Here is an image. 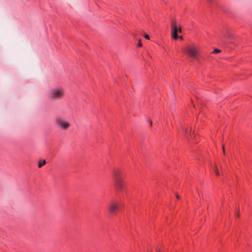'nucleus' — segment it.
Listing matches in <instances>:
<instances>
[{
	"mask_svg": "<svg viewBox=\"0 0 252 252\" xmlns=\"http://www.w3.org/2000/svg\"><path fill=\"white\" fill-rule=\"evenodd\" d=\"M138 46L140 47H141L142 46V44L141 43V39L139 40Z\"/></svg>",
	"mask_w": 252,
	"mask_h": 252,
	"instance_id": "obj_12",
	"label": "nucleus"
},
{
	"mask_svg": "<svg viewBox=\"0 0 252 252\" xmlns=\"http://www.w3.org/2000/svg\"><path fill=\"white\" fill-rule=\"evenodd\" d=\"M176 197H177V198H179V196L178 194H177V195H176Z\"/></svg>",
	"mask_w": 252,
	"mask_h": 252,
	"instance_id": "obj_18",
	"label": "nucleus"
},
{
	"mask_svg": "<svg viewBox=\"0 0 252 252\" xmlns=\"http://www.w3.org/2000/svg\"><path fill=\"white\" fill-rule=\"evenodd\" d=\"M149 123H150V126H152V121H151V120H150V121H149Z\"/></svg>",
	"mask_w": 252,
	"mask_h": 252,
	"instance_id": "obj_17",
	"label": "nucleus"
},
{
	"mask_svg": "<svg viewBox=\"0 0 252 252\" xmlns=\"http://www.w3.org/2000/svg\"><path fill=\"white\" fill-rule=\"evenodd\" d=\"M185 52L189 57L196 59L199 55V48L197 45L192 43L186 46Z\"/></svg>",
	"mask_w": 252,
	"mask_h": 252,
	"instance_id": "obj_2",
	"label": "nucleus"
},
{
	"mask_svg": "<svg viewBox=\"0 0 252 252\" xmlns=\"http://www.w3.org/2000/svg\"><path fill=\"white\" fill-rule=\"evenodd\" d=\"M220 49H215L213 52V53H220Z\"/></svg>",
	"mask_w": 252,
	"mask_h": 252,
	"instance_id": "obj_9",
	"label": "nucleus"
},
{
	"mask_svg": "<svg viewBox=\"0 0 252 252\" xmlns=\"http://www.w3.org/2000/svg\"><path fill=\"white\" fill-rule=\"evenodd\" d=\"M54 123L57 127L62 130H67L70 126V123L61 117H57Z\"/></svg>",
	"mask_w": 252,
	"mask_h": 252,
	"instance_id": "obj_3",
	"label": "nucleus"
},
{
	"mask_svg": "<svg viewBox=\"0 0 252 252\" xmlns=\"http://www.w3.org/2000/svg\"><path fill=\"white\" fill-rule=\"evenodd\" d=\"M46 162L45 160H43L42 161H40L38 162V167L39 168H41L42 166L46 164Z\"/></svg>",
	"mask_w": 252,
	"mask_h": 252,
	"instance_id": "obj_8",
	"label": "nucleus"
},
{
	"mask_svg": "<svg viewBox=\"0 0 252 252\" xmlns=\"http://www.w3.org/2000/svg\"><path fill=\"white\" fill-rule=\"evenodd\" d=\"M114 186L119 191H121L124 187V182L122 178L114 180Z\"/></svg>",
	"mask_w": 252,
	"mask_h": 252,
	"instance_id": "obj_6",
	"label": "nucleus"
},
{
	"mask_svg": "<svg viewBox=\"0 0 252 252\" xmlns=\"http://www.w3.org/2000/svg\"><path fill=\"white\" fill-rule=\"evenodd\" d=\"M215 172L216 173V174L217 175H220V173H219V171L218 169V168L216 167L215 169Z\"/></svg>",
	"mask_w": 252,
	"mask_h": 252,
	"instance_id": "obj_10",
	"label": "nucleus"
},
{
	"mask_svg": "<svg viewBox=\"0 0 252 252\" xmlns=\"http://www.w3.org/2000/svg\"><path fill=\"white\" fill-rule=\"evenodd\" d=\"M144 37L147 39H150V37H149V36L147 34H145L144 35Z\"/></svg>",
	"mask_w": 252,
	"mask_h": 252,
	"instance_id": "obj_13",
	"label": "nucleus"
},
{
	"mask_svg": "<svg viewBox=\"0 0 252 252\" xmlns=\"http://www.w3.org/2000/svg\"><path fill=\"white\" fill-rule=\"evenodd\" d=\"M181 28H178L176 24V21L173 20L171 22V37L174 39H178L179 36L178 33H181Z\"/></svg>",
	"mask_w": 252,
	"mask_h": 252,
	"instance_id": "obj_4",
	"label": "nucleus"
},
{
	"mask_svg": "<svg viewBox=\"0 0 252 252\" xmlns=\"http://www.w3.org/2000/svg\"><path fill=\"white\" fill-rule=\"evenodd\" d=\"M119 209V204L116 202L112 201L108 205L109 212L112 215L115 214Z\"/></svg>",
	"mask_w": 252,
	"mask_h": 252,
	"instance_id": "obj_5",
	"label": "nucleus"
},
{
	"mask_svg": "<svg viewBox=\"0 0 252 252\" xmlns=\"http://www.w3.org/2000/svg\"><path fill=\"white\" fill-rule=\"evenodd\" d=\"M207 0L209 3H212V0Z\"/></svg>",
	"mask_w": 252,
	"mask_h": 252,
	"instance_id": "obj_16",
	"label": "nucleus"
},
{
	"mask_svg": "<svg viewBox=\"0 0 252 252\" xmlns=\"http://www.w3.org/2000/svg\"><path fill=\"white\" fill-rule=\"evenodd\" d=\"M113 180L122 178L121 170L119 169H114L113 171Z\"/></svg>",
	"mask_w": 252,
	"mask_h": 252,
	"instance_id": "obj_7",
	"label": "nucleus"
},
{
	"mask_svg": "<svg viewBox=\"0 0 252 252\" xmlns=\"http://www.w3.org/2000/svg\"><path fill=\"white\" fill-rule=\"evenodd\" d=\"M180 40H183V37L182 36H179L178 38Z\"/></svg>",
	"mask_w": 252,
	"mask_h": 252,
	"instance_id": "obj_15",
	"label": "nucleus"
},
{
	"mask_svg": "<svg viewBox=\"0 0 252 252\" xmlns=\"http://www.w3.org/2000/svg\"><path fill=\"white\" fill-rule=\"evenodd\" d=\"M65 94V89L62 86H57L50 90L48 94V97L50 101H57L63 99Z\"/></svg>",
	"mask_w": 252,
	"mask_h": 252,
	"instance_id": "obj_1",
	"label": "nucleus"
},
{
	"mask_svg": "<svg viewBox=\"0 0 252 252\" xmlns=\"http://www.w3.org/2000/svg\"><path fill=\"white\" fill-rule=\"evenodd\" d=\"M235 216L237 217H240L239 210H238V212H236V213H235Z\"/></svg>",
	"mask_w": 252,
	"mask_h": 252,
	"instance_id": "obj_11",
	"label": "nucleus"
},
{
	"mask_svg": "<svg viewBox=\"0 0 252 252\" xmlns=\"http://www.w3.org/2000/svg\"><path fill=\"white\" fill-rule=\"evenodd\" d=\"M222 150H223V154H225V149H224V145H222Z\"/></svg>",
	"mask_w": 252,
	"mask_h": 252,
	"instance_id": "obj_14",
	"label": "nucleus"
}]
</instances>
